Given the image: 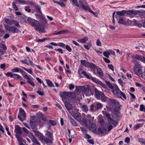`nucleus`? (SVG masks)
I'll return each instance as SVG.
<instances>
[{"label": "nucleus", "instance_id": "1", "mask_svg": "<svg viewBox=\"0 0 145 145\" xmlns=\"http://www.w3.org/2000/svg\"><path fill=\"white\" fill-rule=\"evenodd\" d=\"M28 23L32 26L35 27V30L36 31H39L43 32L44 30L43 28H42L40 24L37 21L35 20L28 18L27 19Z\"/></svg>", "mask_w": 145, "mask_h": 145}, {"label": "nucleus", "instance_id": "2", "mask_svg": "<svg viewBox=\"0 0 145 145\" xmlns=\"http://www.w3.org/2000/svg\"><path fill=\"white\" fill-rule=\"evenodd\" d=\"M133 62L134 63L135 65L133 67V72L137 75L140 76L142 74L143 71L142 69V67L140 64L136 60H133Z\"/></svg>", "mask_w": 145, "mask_h": 145}, {"label": "nucleus", "instance_id": "3", "mask_svg": "<svg viewBox=\"0 0 145 145\" xmlns=\"http://www.w3.org/2000/svg\"><path fill=\"white\" fill-rule=\"evenodd\" d=\"M114 95L118 98L122 99L121 96L125 99H127L125 93L120 90L118 87L116 86L112 90Z\"/></svg>", "mask_w": 145, "mask_h": 145}, {"label": "nucleus", "instance_id": "4", "mask_svg": "<svg viewBox=\"0 0 145 145\" xmlns=\"http://www.w3.org/2000/svg\"><path fill=\"white\" fill-rule=\"evenodd\" d=\"M5 29L10 33L14 34L20 32V30L14 26H10L8 25H5Z\"/></svg>", "mask_w": 145, "mask_h": 145}, {"label": "nucleus", "instance_id": "5", "mask_svg": "<svg viewBox=\"0 0 145 145\" xmlns=\"http://www.w3.org/2000/svg\"><path fill=\"white\" fill-rule=\"evenodd\" d=\"M73 94V92H66L64 91L62 92L60 91V92L59 94L60 97L61 98L62 100H69V99L67 97L68 96L69 97H70Z\"/></svg>", "mask_w": 145, "mask_h": 145}, {"label": "nucleus", "instance_id": "6", "mask_svg": "<svg viewBox=\"0 0 145 145\" xmlns=\"http://www.w3.org/2000/svg\"><path fill=\"white\" fill-rule=\"evenodd\" d=\"M5 75L8 77H10L16 80H21L23 79L22 77L19 75L16 74H13L11 72H8L5 74Z\"/></svg>", "mask_w": 145, "mask_h": 145}, {"label": "nucleus", "instance_id": "7", "mask_svg": "<svg viewBox=\"0 0 145 145\" xmlns=\"http://www.w3.org/2000/svg\"><path fill=\"white\" fill-rule=\"evenodd\" d=\"M19 113H20V115L23 117V118H22L19 114H18V118L19 120L22 122L24 121V118L26 117V113L24 110L22 108H20Z\"/></svg>", "mask_w": 145, "mask_h": 145}, {"label": "nucleus", "instance_id": "8", "mask_svg": "<svg viewBox=\"0 0 145 145\" xmlns=\"http://www.w3.org/2000/svg\"><path fill=\"white\" fill-rule=\"evenodd\" d=\"M62 101L65 104V106L68 110H70L72 109V106L71 104L69 103L70 102L69 100H65L64 101Z\"/></svg>", "mask_w": 145, "mask_h": 145}, {"label": "nucleus", "instance_id": "9", "mask_svg": "<svg viewBox=\"0 0 145 145\" xmlns=\"http://www.w3.org/2000/svg\"><path fill=\"white\" fill-rule=\"evenodd\" d=\"M81 74H83L87 78L91 80L93 82L94 81V79L95 78L93 77L89 73L88 74L85 71H83L81 72Z\"/></svg>", "mask_w": 145, "mask_h": 145}, {"label": "nucleus", "instance_id": "10", "mask_svg": "<svg viewBox=\"0 0 145 145\" xmlns=\"http://www.w3.org/2000/svg\"><path fill=\"white\" fill-rule=\"evenodd\" d=\"M109 101L111 103L114 104L116 108H120V106L119 102L117 100L114 99H110Z\"/></svg>", "mask_w": 145, "mask_h": 145}, {"label": "nucleus", "instance_id": "11", "mask_svg": "<svg viewBox=\"0 0 145 145\" xmlns=\"http://www.w3.org/2000/svg\"><path fill=\"white\" fill-rule=\"evenodd\" d=\"M82 121L85 126L90 127L91 122L90 120L84 118L82 119Z\"/></svg>", "mask_w": 145, "mask_h": 145}, {"label": "nucleus", "instance_id": "12", "mask_svg": "<svg viewBox=\"0 0 145 145\" xmlns=\"http://www.w3.org/2000/svg\"><path fill=\"white\" fill-rule=\"evenodd\" d=\"M24 78L27 80V82L29 83L33 87L35 86V84L33 82L32 80L27 75H24Z\"/></svg>", "mask_w": 145, "mask_h": 145}, {"label": "nucleus", "instance_id": "13", "mask_svg": "<svg viewBox=\"0 0 145 145\" xmlns=\"http://www.w3.org/2000/svg\"><path fill=\"white\" fill-rule=\"evenodd\" d=\"M50 44L54 46H58L63 48H65V45L63 42H59L57 43L55 42H51L50 43Z\"/></svg>", "mask_w": 145, "mask_h": 145}, {"label": "nucleus", "instance_id": "14", "mask_svg": "<svg viewBox=\"0 0 145 145\" xmlns=\"http://www.w3.org/2000/svg\"><path fill=\"white\" fill-rule=\"evenodd\" d=\"M33 8L38 13L42 15V13L41 11V8L40 5H33Z\"/></svg>", "mask_w": 145, "mask_h": 145}, {"label": "nucleus", "instance_id": "15", "mask_svg": "<svg viewBox=\"0 0 145 145\" xmlns=\"http://www.w3.org/2000/svg\"><path fill=\"white\" fill-rule=\"evenodd\" d=\"M89 127L90 128L91 131L93 133L95 134L97 133L96 127L95 124L94 123H92V124H91L90 127Z\"/></svg>", "mask_w": 145, "mask_h": 145}, {"label": "nucleus", "instance_id": "16", "mask_svg": "<svg viewBox=\"0 0 145 145\" xmlns=\"http://www.w3.org/2000/svg\"><path fill=\"white\" fill-rule=\"evenodd\" d=\"M87 67L91 69H97L99 67L95 65V64L93 63H90L89 62H88L87 64Z\"/></svg>", "mask_w": 145, "mask_h": 145}, {"label": "nucleus", "instance_id": "17", "mask_svg": "<svg viewBox=\"0 0 145 145\" xmlns=\"http://www.w3.org/2000/svg\"><path fill=\"white\" fill-rule=\"evenodd\" d=\"M97 73L100 78H102L104 76V74L101 69L99 67L97 69Z\"/></svg>", "mask_w": 145, "mask_h": 145}, {"label": "nucleus", "instance_id": "18", "mask_svg": "<svg viewBox=\"0 0 145 145\" xmlns=\"http://www.w3.org/2000/svg\"><path fill=\"white\" fill-rule=\"evenodd\" d=\"M14 131L16 134H21L22 133V130L20 127L18 125H15V129Z\"/></svg>", "mask_w": 145, "mask_h": 145}, {"label": "nucleus", "instance_id": "19", "mask_svg": "<svg viewBox=\"0 0 145 145\" xmlns=\"http://www.w3.org/2000/svg\"><path fill=\"white\" fill-rule=\"evenodd\" d=\"M128 10H122L121 11H117L116 12L117 15L120 16H123L125 14H127Z\"/></svg>", "mask_w": 145, "mask_h": 145}, {"label": "nucleus", "instance_id": "20", "mask_svg": "<svg viewBox=\"0 0 145 145\" xmlns=\"http://www.w3.org/2000/svg\"><path fill=\"white\" fill-rule=\"evenodd\" d=\"M74 117L76 120L78 121L81 120V116L80 114L79 113H74Z\"/></svg>", "mask_w": 145, "mask_h": 145}, {"label": "nucleus", "instance_id": "21", "mask_svg": "<svg viewBox=\"0 0 145 145\" xmlns=\"http://www.w3.org/2000/svg\"><path fill=\"white\" fill-rule=\"evenodd\" d=\"M43 141H44L46 144L48 145H52V140L51 139H50L46 137L44 138Z\"/></svg>", "mask_w": 145, "mask_h": 145}, {"label": "nucleus", "instance_id": "22", "mask_svg": "<svg viewBox=\"0 0 145 145\" xmlns=\"http://www.w3.org/2000/svg\"><path fill=\"white\" fill-rule=\"evenodd\" d=\"M95 96L97 98L99 99L101 95V92L99 91L97 88L95 89Z\"/></svg>", "mask_w": 145, "mask_h": 145}, {"label": "nucleus", "instance_id": "23", "mask_svg": "<svg viewBox=\"0 0 145 145\" xmlns=\"http://www.w3.org/2000/svg\"><path fill=\"white\" fill-rule=\"evenodd\" d=\"M127 14L131 15L132 14L136 15L138 13L140 12V11L139 10L135 11L134 10H128Z\"/></svg>", "mask_w": 145, "mask_h": 145}, {"label": "nucleus", "instance_id": "24", "mask_svg": "<svg viewBox=\"0 0 145 145\" xmlns=\"http://www.w3.org/2000/svg\"><path fill=\"white\" fill-rule=\"evenodd\" d=\"M88 38L87 37H85L82 39H78L77 41L79 42L84 43L86 42V41L88 40Z\"/></svg>", "mask_w": 145, "mask_h": 145}, {"label": "nucleus", "instance_id": "25", "mask_svg": "<svg viewBox=\"0 0 145 145\" xmlns=\"http://www.w3.org/2000/svg\"><path fill=\"white\" fill-rule=\"evenodd\" d=\"M67 30H61L60 31L58 32H56V31H55V33L54 34V35H58L62 34H64L68 32Z\"/></svg>", "mask_w": 145, "mask_h": 145}, {"label": "nucleus", "instance_id": "26", "mask_svg": "<svg viewBox=\"0 0 145 145\" xmlns=\"http://www.w3.org/2000/svg\"><path fill=\"white\" fill-rule=\"evenodd\" d=\"M80 89L83 92L86 93L89 91V89L88 87H85L84 86H81L80 87Z\"/></svg>", "mask_w": 145, "mask_h": 145}, {"label": "nucleus", "instance_id": "27", "mask_svg": "<svg viewBox=\"0 0 145 145\" xmlns=\"http://www.w3.org/2000/svg\"><path fill=\"white\" fill-rule=\"evenodd\" d=\"M118 23L120 24H124L126 25H128L127 23L125 21L121 18H120L118 21Z\"/></svg>", "mask_w": 145, "mask_h": 145}, {"label": "nucleus", "instance_id": "28", "mask_svg": "<svg viewBox=\"0 0 145 145\" xmlns=\"http://www.w3.org/2000/svg\"><path fill=\"white\" fill-rule=\"evenodd\" d=\"M4 20L6 23L7 24L11 25L13 24V21L14 20H11L7 18H4Z\"/></svg>", "mask_w": 145, "mask_h": 145}, {"label": "nucleus", "instance_id": "29", "mask_svg": "<svg viewBox=\"0 0 145 145\" xmlns=\"http://www.w3.org/2000/svg\"><path fill=\"white\" fill-rule=\"evenodd\" d=\"M97 131L99 133L97 134H98L99 136H100L99 135H100L101 134H103V135H104L105 134L107 133V132H103L102 128L100 127L98 128Z\"/></svg>", "mask_w": 145, "mask_h": 145}, {"label": "nucleus", "instance_id": "30", "mask_svg": "<svg viewBox=\"0 0 145 145\" xmlns=\"http://www.w3.org/2000/svg\"><path fill=\"white\" fill-rule=\"evenodd\" d=\"M45 80L48 87H54V84H53L52 81H51L50 80L46 79Z\"/></svg>", "mask_w": 145, "mask_h": 145}, {"label": "nucleus", "instance_id": "31", "mask_svg": "<svg viewBox=\"0 0 145 145\" xmlns=\"http://www.w3.org/2000/svg\"><path fill=\"white\" fill-rule=\"evenodd\" d=\"M142 56L139 55L137 54H136L132 56V58L137 59L140 61L142 59Z\"/></svg>", "mask_w": 145, "mask_h": 145}, {"label": "nucleus", "instance_id": "32", "mask_svg": "<svg viewBox=\"0 0 145 145\" xmlns=\"http://www.w3.org/2000/svg\"><path fill=\"white\" fill-rule=\"evenodd\" d=\"M81 6L82 8L86 11H89L90 12V10H91V9L89 6H86L82 3L81 4Z\"/></svg>", "mask_w": 145, "mask_h": 145}, {"label": "nucleus", "instance_id": "33", "mask_svg": "<svg viewBox=\"0 0 145 145\" xmlns=\"http://www.w3.org/2000/svg\"><path fill=\"white\" fill-rule=\"evenodd\" d=\"M68 118L69 119L70 122L72 124V125L74 126H77V124L76 121L70 116V117H69Z\"/></svg>", "mask_w": 145, "mask_h": 145}, {"label": "nucleus", "instance_id": "34", "mask_svg": "<svg viewBox=\"0 0 145 145\" xmlns=\"http://www.w3.org/2000/svg\"><path fill=\"white\" fill-rule=\"evenodd\" d=\"M29 124L32 129H35L36 127L35 123L32 120H30Z\"/></svg>", "mask_w": 145, "mask_h": 145}, {"label": "nucleus", "instance_id": "35", "mask_svg": "<svg viewBox=\"0 0 145 145\" xmlns=\"http://www.w3.org/2000/svg\"><path fill=\"white\" fill-rule=\"evenodd\" d=\"M15 3L16 4H20L22 5H24L25 4V0H15Z\"/></svg>", "mask_w": 145, "mask_h": 145}, {"label": "nucleus", "instance_id": "36", "mask_svg": "<svg viewBox=\"0 0 145 145\" xmlns=\"http://www.w3.org/2000/svg\"><path fill=\"white\" fill-rule=\"evenodd\" d=\"M101 100L104 102L106 101L107 99V97L106 96L104 93L103 92H101Z\"/></svg>", "mask_w": 145, "mask_h": 145}, {"label": "nucleus", "instance_id": "37", "mask_svg": "<svg viewBox=\"0 0 145 145\" xmlns=\"http://www.w3.org/2000/svg\"><path fill=\"white\" fill-rule=\"evenodd\" d=\"M24 70L26 71L27 72L33 75V72L32 71V69H27L26 68H25L23 67L22 66H21V67Z\"/></svg>", "mask_w": 145, "mask_h": 145}, {"label": "nucleus", "instance_id": "38", "mask_svg": "<svg viewBox=\"0 0 145 145\" xmlns=\"http://www.w3.org/2000/svg\"><path fill=\"white\" fill-rule=\"evenodd\" d=\"M32 140L34 144H36L37 145H40V143L35 137H33Z\"/></svg>", "mask_w": 145, "mask_h": 145}, {"label": "nucleus", "instance_id": "39", "mask_svg": "<svg viewBox=\"0 0 145 145\" xmlns=\"http://www.w3.org/2000/svg\"><path fill=\"white\" fill-rule=\"evenodd\" d=\"M105 83L108 87L111 89H113L114 88V87L113 85L109 81H105Z\"/></svg>", "mask_w": 145, "mask_h": 145}, {"label": "nucleus", "instance_id": "40", "mask_svg": "<svg viewBox=\"0 0 145 145\" xmlns=\"http://www.w3.org/2000/svg\"><path fill=\"white\" fill-rule=\"evenodd\" d=\"M103 112H104V113H103L104 115L106 117L108 120L110 121V120H112V119L110 117V115L108 113L106 112H105L104 111H103Z\"/></svg>", "mask_w": 145, "mask_h": 145}, {"label": "nucleus", "instance_id": "41", "mask_svg": "<svg viewBox=\"0 0 145 145\" xmlns=\"http://www.w3.org/2000/svg\"><path fill=\"white\" fill-rule=\"evenodd\" d=\"M94 81L93 82L95 83H96L99 84L102 86L103 84V83L101 81H99L98 79L95 78H93Z\"/></svg>", "mask_w": 145, "mask_h": 145}, {"label": "nucleus", "instance_id": "42", "mask_svg": "<svg viewBox=\"0 0 145 145\" xmlns=\"http://www.w3.org/2000/svg\"><path fill=\"white\" fill-rule=\"evenodd\" d=\"M94 81L93 82L95 83H96L99 84L102 86L103 84V83L101 81H99L98 79L95 78H93Z\"/></svg>", "mask_w": 145, "mask_h": 145}, {"label": "nucleus", "instance_id": "43", "mask_svg": "<svg viewBox=\"0 0 145 145\" xmlns=\"http://www.w3.org/2000/svg\"><path fill=\"white\" fill-rule=\"evenodd\" d=\"M81 63L82 65L84 66L85 67H87V64L88 62H89V61H87L85 60H80Z\"/></svg>", "mask_w": 145, "mask_h": 145}, {"label": "nucleus", "instance_id": "44", "mask_svg": "<svg viewBox=\"0 0 145 145\" xmlns=\"http://www.w3.org/2000/svg\"><path fill=\"white\" fill-rule=\"evenodd\" d=\"M15 0H14L13 2H12V7L16 11H17L18 10V8L16 5V4L15 3Z\"/></svg>", "mask_w": 145, "mask_h": 145}, {"label": "nucleus", "instance_id": "45", "mask_svg": "<svg viewBox=\"0 0 145 145\" xmlns=\"http://www.w3.org/2000/svg\"><path fill=\"white\" fill-rule=\"evenodd\" d=\"M13 24H14L16 27L19 28H20V26L17 21L14 20H13Z\"/></svg>", "mask_w": 145, "mask_h": 145}, {"label": "nucleus", "instance_id": "46", "mask_svg": "<svg viewBox=\"0 0 145 145\" xmlns=\"http://www.w3.org/2000/svg\"><path fill=\"white\" fill-rule=\"evenodd\" d=\"M102 105L101 103H98L95 106V109L96 110L100 109L102 107Z\"/></svg>", "mask_w": 145, "mask_h": 145}, {"label": "nucleus", "instance_id": "47", "mask_svg": "<svg viewBox=\"0 0 145 145\" xmlns=\"http://www.w3.org/2000/svg\"><path fill=\"white\" fill-rule=\"evenodd\" d=\"M82 110L84 112H86L88 110V108L86 105H84L82 106Z\"/></svg>", "mask_w": 145, "mask_h": 145}, {"label": "nucleus", "instance_id": "48", "mask_svg": "<svg viewBox=\"0 0 145 145\" xmlns=\"http://www.w3.org/2000/svg\"><path fill=\"white\" fill-rule=\"evenodd\" d=\"M20 69L18 67H16L12 69L11 71L13 72H20Z\"/></svg>", "mask_w": 145, "mask_h": 145}, {"label": "nucleus", "instance_id": "49", "mask_svg": "<svg viewBox=\"0 0 145 145\" xmlns=\"http://www.w3.org/2000/svg\"><path fill=\"white\" fill-rule=\"evenodd\" d=\"M139 110L140 111H144L145 112V106L143 104L140 105Z\"/></svg>", "mask_w": 145, "mask_h": 145}, {"label": "nucleus", "instance_id": "50", "mask_svg": "<svg viewBox=\"0 0 145 145\" xmlns=\"http://www.w3.org/2000/svg\"><path fill=\"white\" fill-rule=\"evenodd\" d=\"M34 3L32 1H29L28 0H27L25 1V4L27 5H30L31 6L33 5H33Z\"/></svg>", "mask_w": 145, "mask_h": 145}, {"label": "nucleus", "instance_id": "51", "mask_svg": "<svg viewBox=\"0 0 145 145\" xmlns=\"http://www.w3.org/2000/svg\"><path fill=\"white\" fill-rule=\"evenodd\" d=\"M40 141H42L44 139V136L41 133L40 135L38 137Z\"/></svg>", "mask_w": 145, "mask_h": 145}, {"label": "nucleus", "instance_id": "52", "mask_svg": "<svg viewBox=\"0 0 145 145\" xmlns=\"http://www.w3.org/2000/svg\"><path fill=\"white\" fill-rule=\"evenodd\" d=\"M138 140L140 143L144 145H145V140L144 139L140 138L138 139Z\"/></svg>", "mask_w": 145, "mask_h": 145}, {"label": "nucleus", "instance_id": "53", "mask_svg": "<svg viewBox=\"0 0 145 145\" xmlns=\"http://www.w3.org/2000/svg\"><path fill=\"white\" fill-rule=\"evenodd\" d=\"M55 3H57V4L59 5L62 7H64L65 6V4L62 2H57L56 1L55 2Z\"/></svg>", "mask_w": 145, "mask_h": 145}, {"label": "nucleus", "instance_id": "54", "mask_svg": "<svg viewBox=\"0 0 145 145\" xmlns=\"http://www.w3.org/2000/svg\"><path fill=\"white\" fill-rule=\"evenodd\" d=\"M65 48L69 52H71L72 50V48L68 45H65Z\"/></svg>", "mask_w": 145, "mask_h": 145}, {"label": "nucleus", "instance_id": "55", "mask_svg": "<svg viewBox=\"0 0 145 145\" xmlns=\"http://www.w3.org/2000/svg\"><path fill=\"white\" fill-rule=\"evenodd\" d=\"M29 8L30 7L29 6L25 7L24 8L25 11L28 12L30 13L31 12V9Z\"/></svg>", "mask_w": 145, "mask_h": 145}, {"label": "nucleus", "instance_id": "56", "mask_svg": "<svg viewBox=\"0 0 145 145\" xmlns=\"http://www.w3.org/2000/svg\"><path fill=\"white\" fill-rule=\"evenodd\" d=\"M49 122L53 126H54L57 123L55 121L53 120H50L49 121Z\"/></svg>", "mask_w": 145, "mask_h": 145}, {"label": "nucleus", "instance_id": "57", "mask_svg": "<svg viewBox=\"0 0 145 145\" xmlns=\"http://www.w3.org/2000/svg\"><path fill=\"white\" fill-rule=\"evenodd\" d=\"M19 134H16V136L19 142H22V139L20 137Z\"/></svg>", "mask_w": 145, "mask_h": 145}, {"label": "nucleus", "instance_id": "58", "mask_svg": "<svg viewBox=\"0 0 145 145\" xmlns=\"http://www.w3.org/2000/svg\"><path fill=\"white\" fill-rule=\"evenodd\" d=\"M33 131L34 132L36 136L38 137L41 134V133L39 132V131L33 130Z\"/></svg>", "mask_w": 145, "mask_h": 145}, {"label": "nucleus", "instance_id": "59", "mask_svg": "<svg viewBox=\"0 0 145 145\" xmlns=\"http://www.w3.org/2000/svg\"><path fill=\"white\" fill-rule=\"evenodd\" d=\"M21 62L24 64L29 65V64L26 59L20 60Z\"/></svg>", "mask_w": 145, "mask_h": 145}, {"label": "nucleus", "instance_id": "60", "mask_svg": "<svg viewBox=\"0 0 145 145\" xmlns=\"http://www.w3.org/2000/svg\"><path fill=\"white\" fill-rule=\"evenodd\" d=\"M20 73L22 75L24 78V75H27V73H26L23 70H22L21 69L20 70Z\"/></svg>", "mask_w": 145, "mask_h": 145}, {"label": "nucleus", "instance_id": "61", "mask_svg": "<svg viewBox=\"0 0 145 145\" xmlns=\"http://www.w3.org/2000/svg\"><path fill=\"white\" fill-rule=\"evenodd\" d=\"M35 16H36L37 18H38L40 20H42L44 18L42 15L39 14H35Z\"/></svg>", "mask_w": 145, "mask_h": 145}, {"label": "nucleus", "instance_id": "62", "mask_svg": "<svg viewBox=\"0 0 145 145\" xmlns=\"http://www.w3.org/2000/svg\"><path fill=\"white\" fill-rule=\"evenodd\" d=\"M141 126V124H138L136 125H135L134 129L135 131H136Z\"/></svg>", "mask_w": 145, "mask_h": 145}, {"label": "nucleus", "instance_id": "63", "mask_svg": "<svg viewBox=\"0 0 145 145\" xmlns=\"http://www.w3.org/2000/svg\"><path fill=\"white\" fill-rule=\"evenodd\" d=\"M110 54L109 52H104L103 53L104 56L107 58L109 57V55H110Z\"/></svg>", "mask_w": 145, "mask_h": 145}, {"label": "nucleus", "instance_id": "64", "mask_svg": "<svg viewBox=\"0 0 145 145\" xmlns=\"http://www.w3.org/2000/svg\"><path fill=\"white\" fill-rule=\"evenodd\" d=\"M6 67V65L4 63L0 65L1 68L3 70H5V69Z\"/></svg>", "mask_w": 145, "mask_h": 145}]
</instances>
